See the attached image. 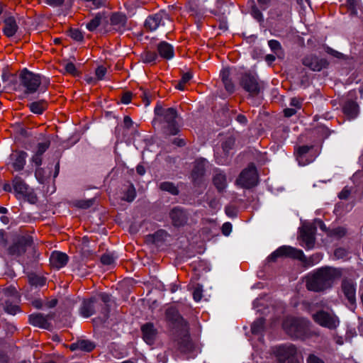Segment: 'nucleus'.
<instances>
[{
  "label": "nucleus",
  "instance_id": "4d7b16f0",
  "mask_svg": "<svg viewBox=\"0 0 363 363\" xmlns=\"http://www.w3.org/2000/svg\"><path fill=\"white\" fill-rule=\"evenodd\" d=\"M45 172L44 169L41 167H38L35 169V176L40 184H44L47 179V177L45 176Z\"/></svg>",
  "mask_w": 363,
  "mask_h": 363
},
{
  "label": "nucleus",
  "instance_id": "393cba45",
  "mask_svg": "<svg viewBox=\"0 0 363 363\" xmlns=\"http://www.w3.org/2000/svg\"><path fill=\"white\" fill-rule=\"evenodd\" d=\"M212 181L218 192L221 193L225 191L227 186V177L223 171L219 169H216Z\"/></svg>",
  "mask_w": 363,
  "mask_h": 363
},
{
  "label": "nucleus",
  "instance_id": "c756f323",
  "mask_svg": "<svg viewBox=\"0 0 363 363\" xmlns=\"http://www.w3.org/2000/svg\"><path fill=\"white\" fill-rule=\"evenodd\" d=\"M220 78L224 85L225 90L229 94H233L235 91V85L230 79V70L229 68H224L220 72Z\"/></svg>",
  "mask_w": 363,
  "mask_h": 363
},
{
  "label": "nucleus",
  "instance_id": "f257e3e1",
  "mask_svg": "<svg viewBox=\"0 0 363 363\" xmlns=\"http://www.w3.org/2000/svg\"><path fill=\"white\" fill-rule=\"evenodd\" d=\"M342 269L333 267H323L306 277V286L308 291L321 293L332 288L335 281L342 277Z\"/></svg>",
  "mask_w": 363,
  "mask_h": 363
},
{
  "label": "nucleus",
  "instance_id": "423d86ee",
  "mask_svg": "<svg viewBox=\"0 0 363 363\" xmlns=\"http://www.w3.org/2000/svg\"><path fill=\"white\" fill-rule=\"evenodd\" d=\"M282 326L292 339H302L307 333L306 323L301 318H288L284 320Z\"/></svg>",
  "mask_w": 363,
  "mask_h": 363
},
{
  "label": "nucleus",
  "instance_id": "f704fd0d",
  "mask_svg": "<svg viewBox=\"0 0 363 363\" xmlns=\"http://www.w3.org/2000/svg\"><path fill=\"white\" fill-rule=\"evenodd\" d=\"M106 18L104 12L97 13L95 16L86 23V28L89 31H94L101 23L102 19Z\"/></svg>",
  "mask_w": 363,
  "mask_h": 363
},
{
  "label": "nucleus",
  "instance_id": "ea45409f",
  "mask_svg": "<svg viewBox=\"0 0 363 363\" xmlns=\"http://www.w3.org/2000/svg\"><path fill=\"white\" fill-rule=\"evenodd\" d=\"M136 196V191L133 184H130L127 190L124 192L122 198L123 200L127 202H132Z\"/></svg>",
  "mask_w": 363,
  "mask_h": 363
},
{
  "label": "nucleus",
  "instance_id": "7c9ffc66",
  "mask_svg": "<svg viewBox=\"0 0 363 363\" xmlns=\"http://www.w3.org/2000/svg\"><path fill=\"white\" fill-rule=\"evenodd\" d=\"M13 189L17 199H20L29 189V186L21 177H16L13 180Z\"/></svg>",
  "mask_w": 363,
  "mask_h": 363
},
{
  "label": "nucleus",
  "instance_id": "473e14b6",
  "mask_svg": "<svg viewBox=\"0 0 363 363\" xmlns=\"http://www.w3.org/2000/svg\"><path fill=\"white\" fill-rule=\"evenodd\" d=\"M28 107L32 113L41 115L48 109V104L45 99H41L28 104Z\"/></svg>",
  "mask_w": 363,
  "mask_h": 363
},
{
  "label": "nucleus",
  "instance_id": "4be33fe9",
  "mask_svg": "<svg viewBox=\"0 0 363 363\" xmlns=\"http://www.w3.org/2000/svg\"><path fill=\"white\" fill-rule=\"evenodd\" d=\"M126 23L127 17L122 13H113L110 17V23L113 26V30L117 32L125 30Z\"/></svg>",
  "mask_w": 363,
  "mask_h": 363
},
{
  "label": "nucleus",
  "instance_id": "774afa93",
  "mask_svg": "<svg viewBox=\"0 0 363 363\" xmlns=\"http://www.w3.org/2000/svg\"><path fill=\"white\" fill-rule=\"evenodd\" d=\"M307 363H325L324 361L314 354H310L307 359Z\"/></svg>",
  "mask_w": 363,
  "mask_h": 363
},
{
  "label": "nucleus",
  "instance_id": "8fccbe9b",
  "mask_svg": "<svg viewBox=\"0 0 363 363\" xmlns=\"http://www.w3.org/2000/svg\"><path fill=\"white\" fill-rule=\"evenodd\" d=\"M250 13L252 17L256 19L258 22H263V15L261 11L258 9V7L255 5L254 1L252 0V5L250 9Z\"/></svg>",
  "mask_w": 363,
  "mask_h": 363
},
{
  "label": "nucleus",
  "instance_id": "5fc2aeb1",
  "mask_svg": "<svg viewBox=\"0 0 363 363\" xmlns=\"http://www.w3.org/2000/svg\"><path fill=\"white\" fill-rule=\"evenodd\" d=\"M346 5L351 15L357 14L358 0H346Z\"/></svg>",
  "mask_w": 363,
  "mask_h": 363
},
{
  "label": "nucleus",
  "instance_id": "603ef678",
  "mask_svg": "<svg viewBox=\"0 0 363 363\" xmlns=\"http://www.w3.org/2000/svg\"><path fill=\"white\" fill-rule=\"evenodd\" d=\"M235 145V139L232 137L228 138L222 143V149L225 154H228L230 150L233 149Z\"/></svg>",
  "mask_w": 363,
  "mask_h": 363
},
{
  "label": "nucleus",
  "instance_id": "39448f33",
  "mask_svg": "<svg viewBox=\"0 0 363 363\" xmlns=\"http://www.w3.org/2000/svg\"><path fill=\"white\" fill-rule=\"evenodd\" d=\"M18 78L19 85L24 89L23 93L26 95L35 93L41 84V76L28 70L26 68L20 72Z\"/></svg>",
  "mask_w": 363,
  "mask_h": 363
},
{
  "label": "nucleus",
  "instance_id": "a878e982",
  "mask_svg": "<svg viewBox=\"0 0 363 363\" xmlns=\"http://www.w3.org/2000/svg\"><path fill=\"white\" fill-rule=\"evenodd\" d=\"M97 303L96 297L84 299L80 308V313L84 318H89L96 313L95 304Z\"/></svg>",
  "mask_w": 363,
  "mask_h": 363
},
{
  "label": "nucleus",
  "instance_id": "c03bdc74",
  "mask_svg": "<svg viewBox=\"0 0 363 363\" xmlns=\"http://www.w3.org/2000/svg\"><path fill=\"white\" fill-rule=\"evenodd\" d=\"M96 347V345L88 340H79V350L90 352L94 350Z\"/></svg>",
  "mask_w": 363,
  "mask_h": 363
},
{
  "label": "nucleus",
  "instance_id": "72a5a7b5",
  "mask_svg": "<svg viewBox=\"0 0 363 363\" xmlns=\"http://www.w3.org/2000/svg\"><path fill=\"white\" fill-rule=\"evenodd\" d=\"M28 282L32 286L42 287L46 284V278L43 276H40L34 272H30L28 274Z\"/></svg>",
  "mask_w": 363,
  "mask_h": 363
},
{
  "label": "nucleus",
  "instance_id": "412c9836",
  "mask_svg": "<svg viewBox=\"0 0 363 363\" xmlns=\"http://www.w3.org/2000/svg\"><path fill=\"white\" fill-rule=\"evenodd\" d=\"M141 332L143 339L147 344L152 345L155 343L157 335V330L155 328L152 323L143 324L141 326Z\"/></svg>",
  "mask_w": 363,
  "mask_h": 363
},
{
  "label": "nucleus",
  "instance_id": "2eb2a0df",
  "mask_svg": "<svg viewBox=\"0 0 363 363\" xmlns=\"http://www.w3.org/2000/svg\"><path fill=\"white\" fill-rule=\"evenodd\" d=\"M189 216L188 211L179 206H174L169 212L171 223L175 228H181L187 225Z\"/></svg>",
  "mask_w": 363,
  "mask_h": 363
},
{
  "label": "nucleus",
  "instance_id": "052dcab7",
  "mask_svg": "<svg viewBox=\"0 0 363 363\" xmlns=\"http://www.w3.org/2000/svg\"><path fill=\"white\" fill-rule=\"evenodd\" d=\"M107 69L103 65L99 66L95 70V74L98 80H102L106 74Z\"/></svg>",
  "mask_w": 363,
  "mask_h": 363
},
{
  "label": "nucleus",
  "instance_id": "5701e85b",
  "mask_svg": "<svg viewBox=\"0 0 363 363\" xmlns=\"http://www.w3.org/2000/svg\"><path fill=\"white\" fill-rule=\"evenodd\" d=\"M69 260V257L66 253L54 251L50 257V263L52 267L59 269L65 267Z\"/></svg>",
  "mask_w": 363,
  "mask_h": 363
},
{
  "label": "nucleus",
  "instance_id": "2f4dec72",
  "mask_svg": "<svg viewBox=\"0 0 363 363\" xmlns=\"http://www.w3.org/2000/svg\"><path fill=\"white\" fill-rule=\"evenodd\" d=\"M273 13L278 20L288 19L290 18L291 8L286 4H281L274 9Z\"/></svg>",
  "mask_w": 363,
  "mask_h": 363
},
{
  "label": "nucleus",
  "instance_id": "9d476101",
  "mask_svg": "<svg viewBox=\"0 0 363 363\" xmlns=\"http://www.w3.org/2000/svg\"><path fill=\"white\" fill-rule=\"evenodd\" d=\"M33 244V237L28 235L18 236L11 245L7 252L10 256L20 257L26 253L27 248Z\"/></svg>",
  "mask_w": 363,
  "mask_h": 363
},
{
  "label": "nucleus",
  "instance_id": "13d9d810",
  "mask_svg": "<svg viewBox=\"0 0 363 363\" xmlns=\"http://www.w3.org/2000/svg\"><path fill=\"white\" fill-rule=\"evenodd\" d=\"M50 145V140H46L43 143H38L37 146L36 153H38V155H43L44 152L49 148Z\"/></svg>",
  "mask_w": 363,
  "mask_h": 363
},
{
  "label": "nucleus",
  "instance_id": "3c124183",
  "mask_svg": "<svg viewBox=\"0 0 363 363\" xmlns=\"http://www.w3.org/2000/svg\"><path fill=\"white\" fill-rule=\"evenodd\" d=\"M21 197L31 204H35L38 201V196L33 189H28Z\"/></svg>",
  "mask_w": 363,
  "mask_h": 363
},
{
  "label": "nucleus",
  "instance_id": "69168bd1",
  "mask_svg": "<svg viewBox=\"0 0 363 363\" xmlns=\"http://www.w3.org/2000/svg\"><path fill=\"white\" fill-rule=\"evenodd\" d=\"M166 234V231L163 230L157 231L156 233L151 235V237L152 238V241L154 242L161 241L163 239V235Z\"/></svg>",
  "mask_w": 363,
  "mask_h": 363
},
{
  "label": "nucleus",
  "instance_id": "ddd939ff",
  "mask_svg": "<svg viewBox=\"0 0 363 363\" xmlns=\"http://www.w3.org/2000/svg\"><path fill=\"white\" fill-rule=\"evenodd\" d=\"M319 153L320 150L314 145L298 146L295 151L296 160L301 165H306L312 162Z\"/></svg>",
  "mask_w": 363,
  "mask_h": 363
},
{
  "label": "nucleus",
  "instance_id": "6e6552de",
  "mask_svg": "<svg viewBox=\"0 0 363 363\" xmlns=\"http://www.w3.org/2000/svg\"><path fill=\"white\" fill-rule=\"evenodd\" d=\"M208 164V160L203 157L197 158L194 162L190 178L194 186L199 187L203 183Z\"/></svg>",
  "mask_w": 363,
  "mask_h": 363
},
{
  "label": "nucleus",
  "instance_id": "dca6fc26",
  "mask_svg": "<svg viewBox=\"0 0 363 363\" xmlns=\"http://www.w3.org/2000/svg\"><path fill=\"white\" fill-rule=\"evenodd\" d=\"M296 353L297 349L292 344L280 345L275 351L279 363H294Z\"/></svg>",
  "mask_w": 363,
  "mask_h": 363
},
{
  "label": "nucleus",
  "instance_id": "7ed1b4c3",
  "mask_svg": "<svg viewBox=\"0 0 363 363\" xmlns=\"http://www.w3.org/2000/svg\"><path fill=\"white\" fill-rule=\"evenodd\" d=\"M279 257H291L300 260L305 267H311L318 263L323 257L322 254L315 253L309 257H306L303 251L290 246L284 245L279 247L273 252L267 258L268 262H276Z\"/></svg>",
  "mask_w": 363,
  "mask_h": 363
},
{
  "label": "nucleus",
  "instance_id": "f3484780",
  "mask_svg": "<svg viewBox=\"0 0 363 363\" xmlns=\"http://www.w3.org/2000/svg\"><path fill=\"white\" fill-rule=\"evenodd\" d=\"M169 15L164 11H160L152 15H150L144 23L145 28L148 31H153L160 26L165 24V21H169Z\"/></svg>",
  "mask_w": 363,
  "mask_h": 363
},
{
  "label": "nucleus",
  "instance_id": "e433bc0d",
  "mask_svg": "<svg viewBox=\"0 0 363 363\" xmlns=\"http://www.w3.org/2000/svg\"><path fill=\"white\" fill-rule=\"evenodd\" d=\"M268 45L272 51L274 53V55L277 56V57L282 58L284 57V50L278 40H270L268 42Z\"/></svg>",
  "mask_w": 363,
  "mask_h": 363
},
{
  "label": "nucleus",
  "instance_id": "cd10ccee",
  "mask_svg": "<svg viewBox=\"0 0 363 363\" xmlns=\"http://www.w3.org/2000/svg\"><path fill=\"white\" fill-rule=\"evenodd\" d=\"M189 327L186 331H181L182 337H180L178 342L179 349L182 352H191L194 347L193 342L191 340L190 335L189 333Z\"/></svg>",
  "mask_w": 363,
  "mask_h": 363
},
{
  "label": "nucleus",
  "instance_id": "58836bf2",
  "mask_svg": "<svg viewBox=\"0 0 363 363\" xmlns=\"http://www.w3.org/2000/svg\"><path fill=\"white\" fill-rule=\"evenodd\" d=\"M160 189L162 191H167L174 196H177L179 194V189L172 182H162L160 184Z\"/></svg>",
  "mask_w": 363,
  "mask_h": 363
},
{
  "label": "nucleus",
  "instance_id": "9b49d317",
  "mask_svg": "<svg viewBox=\"0 0 363 363\" xmlns=\"http://www.w3.org/2000/svg\"><path fill=\"white\" fill-rule=\"evenodd\" d=\"M312 318L315 323L330 330L335 329L340 323L337 316L333 312L323 310H320L313 314Z\"/></svg>",
  "mask_w": 363,
  "mask_h": 363
},
{
  "label": "nucleus",
  "instance_id": "6e6d98bb",
  "mask_svg": "<svg viewBox=\"0 0 363 363\" xmlns=\"http://www.w3.org/2000/svg\"><path fill=\"white\" fill-rule=\"evenodd\" d=\"M140 90L142 91L140 97L142 98L143 102L145 106H147L152 101V96L151 95L150 92L146 89L140 88Z\"/></svg>",
  "mask_w": 363,
  "mask_h": 363
},
{
  "label": "nucleus",
  "instance_id": "bb28decb",
  "mask_svg": "<svg viewBox=\"0 0 363 363\" xmlns=\"http://www.w3.org/2000/svg\"><path fill=\"white\" fill-rule=\"evenodd\" d=\"M28 154L24 151H15L11 155L12 166L16 171H21L24 168Z\"/></svg>",
  "mask_w": 363,
  "mask_h": 363
},
{
  "label": "nucleus",
  "instance_id": "0e129e2a",
  "mask_svg": "<svg viewBox=\"0 0 363 363\" xmlns=\"http://www.w3.org/2000/svg\"><path fill=\"white\" fill-rule=\"evenodd\" d=\"M65 69L66 72H67L73 76H76L77 74L76 67H75L74 64L72 62L67 63L65 65Z\"/></svg>",
  "mask_w": 363,
  "mask_h": 363
},
{
  "label": "nucleus",
  "instance_id": "6ab92c4d",
  "mask_svg": "<svg viewBox=\"0 0 363 363\" xmlns=\"http://www.w3.org/2000/svg\"><path fill=\"white\" fill-rule=\"evenodd\" d=\"M316 232V227L311 224L303 225L300 229V236L302 241L306 244L307 249L314 247Z\"/></svg>",
  "mask_w": 363,
  "mask_h": 363
},
{
  "label": "nucleus",
  "instance_id": "a211bd4d",
  "mask_svg": "<svg viewBox=\"0 0 363 363\" xmlns=\"http://www.w3.org/2000/svg\"><path fill=\"white\" fill-rule=\"evenodd\" d=\"M302 64L313 72H320L328 68V61L325 58H320L314 54L306 55L301 60Z\"/></svg>",
  "mask_w": 363,
  "mask_h": 363
},
{
  "label": "nucleus",
  "instance_id": "a18cd8bd",
  "mask_svg": "<svg viewBox=\"0 0 363 363\" xmlns=\"http://www.w3.org/2000/svg\"><path fill=\"white\" fill-rule=\"evenodd\" d=\"M116 259V256L114 255V253L106 252L101 255V262L104 265H111L115 262Z\"/></svg>",
  "mask_w": 363,
  "mask_h": 363
},
{
  "label": "nucleus",
  "instance_id": "680f3d73",
  "mask_svg": "<svg viewBox=\"0 0 363 363\" xmlns=\"http://www.w3.org/2000/svg\"><path fill=\"white\" fill-rule=\"evenodd\" d=\"M4 294L7 296H13L17 300L20 298V296L16 289H15V287L10 286L5 289Z\"/></svg>",
  "mask_w": 363,
  "mask_h": 363
},
{
  "label": "nucleus",
  "instance_id": "79ce46f5",
  "mask_svg": "<svg viewBox=\"0 0 363 363\" xmlns=\"http://www.w3.org/2000/svg\"><path fill=\"white\" fill-rule=\"evenodd\" d=\"M347 233L346 229L343 227H337L335 228L330 229L328 233V236L335 238H341Z\"/></svg>",
  "mask_w": 363,
  "mask_h": 363
},
{
  "label": "nucleus",
  "instance_id": "20e7f679",
  "mask_svg": "<svg viewBox=\"0 0 363 363\" xmlns=\"http://www.w3.org/2000/svg\"><path fill=\"white\" fill-rule=\"evenodd\" d=\"M238 84L247 94L249 98L259 96L265 89L264 82L260 80L256 74L250 72L240 74L238 78Z\"/></svg>",
  "mask_w": 363,
  "mask_h": 363
},
{
  "label": "nucleus",
  "instance_id": "aec40b11",
  "mask_svg": "<svg viewBox=\"0 0 363 363\" xmlns=\"http://www.w3.org/2000/svg\"><path fill=\"white\" fill-rule=\"evenodd\" d=\"M53 318V315L52 314H48V315H43L40 313H35L30 314L28 316V322L30 325L44 328V329H49L51 326L50 323L49 322L50 320H51Z\"/></svg>",
  "mask_w": 363,
  "mask_h": 363
},
{
  "label": "nucleus",
  "instance_id": "864d4df0",
  "mask_svg": "<svg viewBox=\"0 0 363 363\" xmlns=\"http://www.w3.org/2000/svg\"><path fill=\"white\" fill-rule=\"evenodd\" d=\"M69 35L76 41H82L84 39L82 33L77 28H71L69 29Z\"/></svg>",
  "mask_w": 363,
  "mask_h": 363
},
{
  "label": "nucleus",
  "instance_id": "4468645a",
  "mask_svg": "<svg viewBox=\"0 0 363 363\" xmlns=\"http://www.w3.org/2000/svg\"><path fill=\"white\" fill-rule=\"evenodd\" d=\"M357 99V96L355 91H350L348 98L342 105V113L349 120L354 119L359 113V106Z\"/></svg>",
  "mask_w": 363,
  "mask_h": 363
},
{
  "label": "nucleus",
  "instance_id": "09e8293b",
  "mask_svg": "<svg viewBox=\"0 0 363 363\" xmlns=\"http://www.w3.org/2000/svg\"><path fill=\"white\" fill-rule=\"evenodd\" d=\"M4 311L9 314L16 315L21 311V308L18 306L12 304L11 301H6Z\"/></svg>",
  "mask_w": 363,
  "mask_h": 363
},
{
  "label": "nucleus",
  "instance_id": "c9c22d12",
  "mask_svg": "<svg viewBox=\"0 0 363 363\" xmlns=\"http://www.w3.org/2000/svg\"><path fill=\"white\" fill-rule=\"evenodd\" d=\"M99 296L104 303V306H101V313L103 314L104 319L106 320L108 318L109 308L107 303L111 300L110 295L106 293H100Z\"/></svg>",
  "mask_w": 363,
  "mask_h": 363
},
{
  "label": "nucleus",
  "instance_id": "1a4fd4ad",
  "mask_svg": "<svg viewBox=\"0 0 363 363\" xmlns=\"http://www.w3.org/2000/svg\"><path fill=\"white\" fill-rule=\"evenodd\" d=\"M258 183V174L253 164L244 169L236 179V184L245 189H250Z\"/></svg>",
  "mask_w": 363,
  "mask_h": 363
},
{
  "label": "nucleus",
  "instance_id": "37998d69",
  "mask_svg": "<svg viewBox=\"0 0 363 363\" xmlns=\"http://www.w3.org/2000/svg\"><path fill=\"white\" fill-rule=\"evenodd\" d=\"M94 203V199H82L75 200L73 201L74 206L82 208L87 209L90 208Z\"/></svg>",
  "mask_w": 363,
  "mask_h": 363
},
{
  "label": "nucleus",
  "instance_id": "a19ab883",
  "mask_svg": "<svg viewBox=\"0 0 363 363\" xmlns=\"http://www.w3.org/2000/svg\"><path fill=\"white\" fill-rule=\"evenodd\" d=\"M192 77L193 75L191 72L183 73L181 79L179 81L175 87L179 90H184L186 84L192 79Z\"/></svg>",
  "mask_w": 363,
  "mask_h": 363
},
{
  "label": "nucleus",
  "instance_id": "e2e57ef3",
  "mask_svg": "<svg viewBox=\"0 0 363 363\" xmlns=\"http://www.w3.org/2000/svg\"><path fill=\"white\" fill-rule=\"evenodd\" d=\"M225 213L228 216L235 218L238 215V209L233 206H227L225 209Z\"/></svg>",
  "mask_w": 363,
  "mask_h": 363
},
{
  "label": "nucleus",
  "instance_id": "f8f14e48",
  "mask_svg": "<svg viewBox=\"0 0 363 363\" xmlns=\"http://www.w3.org/2000/svg\"><path fill=\"white\" fill-rule=\"evenodd\" d=\"M340 288L347 301V306L350 310L354 311L357 306L355 281L352 279L345 277L342 279Z\"/></svg>",
  "mask_w": 363,
  "mask_h": 363
},
{
  "label": "nucleus",
  "instance_id": "338daca9",
  "mask_svg": "<svg viewBox=\"0 0 363 363\" xmlns=\"http://www.w3.org/2000/svg\"><path fill=\"white\" fill-rule=\"evenodd\" d=\"M133 94L130 91L124 92L121 98V103L128 104L131 102Z\"/></svg>",
  "mask_w": 363,
  "mask_h": 363
},
{
  "label": "nucleus",
  "instance_id": "de8ad7c7",
  "mask_svg": "<svg viewBox=\"0 0 363 363\" xmlns=\"http://www.w3.org/2000/svg\"><path fill=\"white\" fill-rule=\"evenodd\" d=\"M315 132L323 140L329 137L332 131L325 125H318L315 128Z\"/></svg>",
  "mask_w": 363,
  "mask_h": 363
},
{
  "label": "nucleus",
  "instance_id": "b1692460",
  "mask_svg": "<svg viewBox=\"0 0 363 363\" xmlns=\"http://www.w3.org/2000/svg\"><path fill=\"white\" fill-rule=\"evenodd\" d=\"M158 57L165 60H169L174 56V50L172 45L166 41H161L157 46Z\"/></svg>",
  "mask_w": 363,
  "mask_h": 363
},
{
  "label": "nucleus",
  "instance_id": "c85d7f7f",
  "mask_svg": "<svg viewBox=\"0 0 363 363\" xmlns=\"http://www.w3.org/2000/svg\"><path fill=\"white\" fill-rule=\"evenodd\" d=\"M4 34L8 38L13 36L18 29L15 18L13 16H9L4 19Z\"/></svg>",
  "mask_w": 363,
  "mask_h": 363
},
{
  "label": "nucleus",
  "instance_id": "0eeeda50",
  "mask_svg": "<svg viewBox=\"0 0 363 363\" xmlns=\"http://www.w3.org/2000/svg\"><path fill=\"white\" fill-rule=\"evenodd\" d=\"M166 322L172 328L179 331H186L188 330L189 324L186 320L181 315L178 309L174 306L167 308L164 313Z\"/></svg>",
  "mask_w": 363,
  "mask_h": 363
},
{
  "label": "nucleus",
  "instance_id": "f03ea898",
  "mask_svg": "<svg viewBox=\"0 0 363 363\" xmlns=\"http://www.w3.org/2000/svg\"><path fill=\"white\" fill-rule=\"evenodd\" d=\"M154 113L157 117L162 133L167 136L176 135L179 132V126L177 122L178 112L174 108H163L157 104L155 107Z\"/></svg>",
  "mask_w": 363,
  "mask_h": 363
},
{
  "label": "nucleus",
  "instance_id": "49530a36",
  "mask_svg": "<svg viewBox=\"0 0 363 363\" xmlns=\"http://www.w3.org/2000/svg\"><path fill=\"white\" fill-rule=\"evenodd\" d=\"M264 319L259 318L255 321L251 326V331L252 334H259L264 329Z\"/></svg>",
  "mask_w": 363,
  "mask_h": 363
},
{
  "label": "nucleus",
  "instance_id": "4c0bfd02",
  "mask_svg": "<svg viewBox=\"0 0 363 363\" xmlns=\"http://www.w3.org/2000/svg\"><path fill=\"white\" fill-rule=\"evenodd\" d=\"M141 58L145 63L155 64L158 59L157 52L151 50H145L141 55Z\"/></svg>",
  "mask_w": 363,
  "mask_h": 363
},
{
  "label": "nucleus",
  "instance_id": "bf43d9fd",
  "mask_svg": "<svg viewBox=\"0 0 363 363\" xmlns=\"http://www.w3.org/2000/svg\"><path fill=\"white\" fill-rule=\"evenodd\" d=\"M188 11L191 13V15L199 16L202 15V12L201 9L199 8V6L196 4H189L188 6Z\"/></svg>",
  "mask_w": 363,
  "mask_h": 363
}]
</instances>
